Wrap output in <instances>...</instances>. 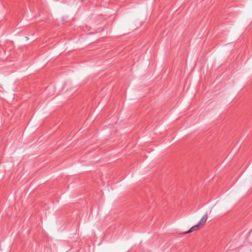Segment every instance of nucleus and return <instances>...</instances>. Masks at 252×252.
<instances>
[{"label": "nucleus", "mask_w": 252, "mask_h": 252, "mask_svg": "<svg viewBox=\"0 0 252 252\" xmlns=\"http://www.w3.org/2000/svg\"><path fill=\"white\" fill-rule=\"evenodd\" d=\"M207 219L208 215L206 213L202 217V218L199 220V221L198 223V225L201 227H202L206 222Z\"/></svg>", "instance_id": "1"}, {"label": "nucleus", "mask_w": 252, "mask_h": 252, "mask_svg": "<svg viewBox=\"0 0 252 252\" xmlns=\"http://www.w3.org/2000/svg\"><path fill=\"white\" fill-rule=\"evenodd\" d=\"M201 227L200 226L198 225V224H197L193 226H192L188 231L185 232L183 233L184 234H186L189 233H190L191 232H193L194 231L198 230Z\"/></svg>", "instance_id": "2"}, {"label": "nucleus", "mask_w": 252, "mask_h": 252, "mask_svg": "<svg viewBox=\"0 0 252 252\" xmlns=\"http://www.w3.org/2000/svg\"><path fill=\"white\" fill-rule=\"evenodd\" d=\"M51 91L53 93L54 92V89L53 88H51V87H48L46 88V89L45 90V93H47L49 91Z\"/></svg>", "instance_id": "3"}]
</instances>
